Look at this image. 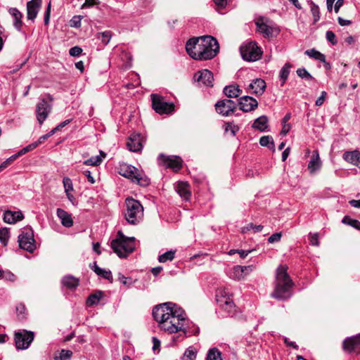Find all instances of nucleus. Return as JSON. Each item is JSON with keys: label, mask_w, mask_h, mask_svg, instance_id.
Instances as JSON below:
<instances>
[{"label": "nucleus", "mask_w": 360, "mask_h": 360, "mask_svg": "<svg viewBox=\"0 0 360 360\" xmlns=\"http://www.w3.org/2000/svg\"><path fill=\"white\" fill-rule=\"evenodd\" d=\"M153 316L159 323L160 329L169 333H181L186 335V314L176 304L165 302L155 307L153 309Z\"/></svg>", "instance_id": "nucleus-1"}, {"label": "nucleus", "mask_w": 360, "mask_h": 360, "mask_svg": "<svg viewBox=\"0 0 360 360\" xmlns=\"http://www.w3.org/2000/svg\"><path fill=\"white\" fill-rule=\"evenodd\" d=\"M186 49L188 54L194 60H207L217 56L219 46L214 37L205 35L188 39Z\"/></svg>", "instance_id": "nucleus-2"}, {"label": "nucleus", "mask_w": 360, "mask_h": 360, "mask_svg": "<svg viewBox=\"0 0 360 360\" xmlns=\"http://www.w3.org/2000/svg\"><path fill=\"white\" fill-rule=\"evenodd\" d=\"M288 266L280 265L276 270V287L271 296L277 300H283L291 296L290 289L293 285L292 281L287 273Z\"/></svg>", "instance_id": "nucleus-3"}, {"label": "nucleus", "mask_w": 360, "mask_h": 360, "mask_svg": "<svg viewBox=\"0 0 360 360\" xmlns=\"http://www.w3.org/2000/svg\"><path fill=\"white\" fill-rule=\"evenodd\" d=\"M119 238L111 242V248L120 257H127L135 249V238H127L121 231L118 232Z\"/></svg>", "instance_id": "nucleus-4"}, {"label": "nucleus", "mask_w": 360, "mask_h": 360, "mask_svg": "<svg viewBox=\"0 0 360 360\" xmlns=\"http://www.w3.org/2000/svg\"><path fill=\"white\" fill-rule=\"evenodd\" d=\"M126 210L124 217L131 224H139L143 216V207L141 204L134 198H128L125 200Z\"/></svg>", "instance_id": "nucleus-5"}, {"label": "nucleus", "mask_w": 360, "mask_h": 360, "mask_svg": "<svg viewBox=\"0 0 360 360\" xmlns=\"http://www.w3.org/2000/svg\"><path fill=\"white\" fill-rule=\"evenodd\" d=\"M119 173L120 175L130 179L131 181L141 186H147L150 183V179L148 176L139 172L137 168L130 165H122L120 167Z\"/></svg>", "instance_id": "nucleus-6"}, {"label": "nucleus", "mask_w": 360, "mask_h": 360, "mask_svg": "<svg viewBox=\"0 0 360 360\" xmlns=\"http://www.w3.org/2000/svg\"><path fill=\"white\" fill-rule=\"evenodd\" d=\"M19 247L29 252H33L36 249L34 232L31 227L22 229L18 236Z\"/></svg>", "instance_id": "nucleus-7"}, {"label": "nucleus", "mask_w": 360, "mask_h": 360, "mask_svg": "<svg viewBox=\"0 0 360 360\" xmlns=\"http://www.w3.org/2000/svg\"><path fill=\"white\" fill-rule=\"evenodd\" d=\"M240 51L242 58L247 61H256L260 58L262 53L255 41L243 44L240 47Z\"/></svg>", "instance_id": "nucleus-8"}, {"label": "nucleus", "mask_w": 360, "mask_h": 360, "mask_svg": "<svg viewBox=\"0 0 360 360\" xmlns=\"http://www.w3.org/2000/svg\"><path fill=\"white\" fill-rule=\"evenodd\" d=\"M34 333L26 330L16 331L14 335L15 344L17 349H27L34 340Z\"/></svg>", "instance_id": "nucleus-9"}, {"label": "nucleus", "mask_w": 360, "mask_h": 360, "mask_svg": "<svg viewBox=\"0 0 360 360\" xmlns=\"http://www.w3.org/2000/svg\"><path fill=\"white\" fill-rule=\"evenodd\" d=\"M152 107L158 114H169L174 110V104L165 102L162 97L157 94L151 95Z\"/></svg>", "instance_id": "nucleus-10"}, {"label": "nucleus", "mask_w": 360, "mask_h": 360, "mask_svg": "<svg viewBox=\"0 0 360 360\" xmlns=\"http://www.w3.org/2000/svg\"><path fill=\"white\" fill-rule=\"evenodd\" d=\"M215 110L219 115L228 117L232 115L237 108L236 102L231 99H223L215 104Z\"/></svg>", "instance_id": "nucleus-11"}, {"label": "nucleus", "mask_w": 360, "mask_h": 360, "mask_svg": "<svg viewBox=\"0 0 360 360\" xmlns=\"http://www.w3.org/2000/svg\"><path fill=\"white\" fill-rule=\"evenodd\" d=\"M51 110L52 105L51 103H49L44 98H39V101L36 106V115L37 120L40 124H42L46 120Z\"/></svg>", "instance_id": "nucleus-12"}, {"label": "nucleus", "mask_w": 360, "mask_h": 360, "mask_svg": "<svg viewBox=\"0 0 360 360\" xmlns=\"http://www.w3.org/2000/svg\"><path fill=\"white\" fill-rule=\"evenodd\" d=\"M257 29L264 37H271L276 29L272 21L264 17H259L256 21Z\"/></svg>", "instance_id": "nucleus-13"}, {"label": "nucleus", "mask_w": 360, "mask_h": 360, "mask_svg": "<svg viewBox=\"0 0 360 360\" xmlns=\"http://www.w3.org/2000/svg\"><path fill=\"white\" fill-rule=\"evenodd\" d=\"M195 81L199 84H202L205 86H212L214 77L211 71L205 69L197 72L193 77Z\"/></svg>", "instance_id": "nucleus-14"}, {"label": "nucleus", "mask_w": 360, "mask_h": 360, "mask_svg": "<svg viewBox=\"0 0 360 360\" xmlns=\"http://www.w3.org/2000/svg\"><path fill=\"white\" fill-rule=\"evenodd\" d=\"M238 105H239L240 110L248 112L255 110L258 106V103L254 98L249 96H244L239 98Z\"/></svg>", "instance_id": "nucleus-15"}, {"label": "nucleus", "mask_w": 360, "mask_h": 360, "mask_svg": "<svg viewBox=\"0 0 360 360\" xmlns=\"http://www.w3.org/2000/svg\"><path fill=\"white\" fill-rule=\"evenodd\" d=\"M343 349L349 353L360 352V334L345 339L343 342Z\"/></svg>", "instance_id": "nucleus-16"}, {"label": "nucleus", "mask_w": 360, "mask_h": 360, "mask_svg": "<svg viewBox=\"0 0 360 360\" xmlns=\"http://www.w3.org/2000/svg\"><path fill=\"white\" fill-rule=\"evenodd\" d=\"M143 137L140 134H132L129 136L127 146L130 151L139 152L143 148Z\"/></svg>", "instance_id": "nucleus-17"}, {"label": "nucleus", "mask_w": 360, "mask_h": 360, "mask_svg": "<svg viewBox=\"0 0 360 360\" xmlns=\"http://www.w3.org/2000/svg\"><path fill=\"white\" fill-rule=\"evenodd\" d=\"M159 159L162 160L164 165L174 171H179L182 167V161L177 156H165L162 154L159 155Z\"/></svg>", "instance_id": "nucleus-18"}, {"label": "nucleus", "mask_w": 360, "mask_h": 360, "mask_svg": "<svg viewBox=\"0 0 360 360\" xmlns=\"http://www.w3.org/2000/svg\"><path fill=\"white\" fill-rule=\"evenodd\" d=\"M322 167V162L317 150L312 152L310 160L308 164V169L311 174H315Z\"/></svg>", "instance_id": "nucleus-19"}, {"label": "nucleus", "mask_w": 360, "mask_h": 360, "mask_svg": "<svg viewBox=\"0 0 360 360\" xmlns=\"http://www.w3.org/2000/svg\"><path fill=\"white\" fill-rule=\"evenodd\" d=\"M41 6V0H31L27 3V18L34 20Z\"/></svg>", "instance_id": "nucleus-20"}, {"label": "nucleus", "mask_w": 360, "mask_h": 360, "mask_svg": "<svg viewBox=\"0 0 360 360\" xmlns=\"http://www.w3.org/2000/svg\"><path fill=\"white\" fill-rule=\"evenodd\" d=\"M23 218L24 216L20 211L6 210L4 213L3 220L5 223L12 224L21 221Z\"/></svg>", "instance_id": "nucleus-21"}, {"label": "nucleus", "mask_w": 360, "mask_h": 360, "mask_svg": "<svg viewBox=\"0 0 360 360\" xmlns=\"http://www.w3.org/2000/svg\"><path fill=\"white\" fill-rule=\"evenodd\" d=\"M176 193L185 200H188L191 195L190 186L186 182L180 181L175 186Z\"/></svg>", "instance_id": "nucleus-22"}, {"label": "nucleus", "mask_w": 360, "mask_h": 360, "mask_svg": "<svg viewBox=\"0 0 360 360\" xmlns=\"http://www.w3.org/2000/svg\"><path fill=\"white\" fill-rule=\"evenodd\" d=\"M249 89L252 90V94L262 95L266 89V82L262 79H255L250 84Z\"/></svg>", "instance_id": "nucleus-23"}, {"label": "nucleus", "mask_w": 360, "mask_h": 360, "mask_svg": "<svg viewBox=\"0 0 360 360\" xmlns=\"http://www.w3.org/2000/svg\"><path fill=\"white\" fill-rule=\"evenodd\" d=\"M10 15L13 18V26L18 31H22L23 22L22 21V14L16 8H11L8 11Z\"/></svg>", "instance_id": "nucleus-24"}, {"label": "nucleus", "mask_w": 360, "mask_h": 360, "mask_svg": "<svg viewBox=\"0 0 360 360\" xmlns=\"http://www.w3.org/2000/svg\"><path fill=\"white\" fill-rule=\"evenodd\" d=\"M345 161L360 168V152L358 150L347 151L343 154Z\"/></svg>", "instance_id": "nucleus-25"}, {"label": "nucleus", "mask_w": 360, "mask_h": 360, "mask_svg": "<svg viewBox=\"0 0 360 360\" xmlns=\"http://www.w3.org/2000/svg\"><path fill=\"white\" fill-rule=\"evenodd\" d=\"M56 213L58 218L61 220V224L64 226L69 228L73 225V221L71 215L66 211L61 208H58Z\"/></svg>", "instance_id": "nucleus-26"}, {"label": "nucleus", "mask_w": 360, "mask_h": 360, "mask_svg": "<svg viewBox=\"0 0 360 360\" xmlns=\"http://www.w3.org/2000/svg\"><path fill=\"white\" fill-rule=\"evenodd\" d=\"M61 283L67 288L75 289L78 286L79 280L71 275H67L62 278Z\"/></svg>", "instance_id": "nucleus-27"}, {"label": "nucleus", "mask_w": 360, "mask_h": 360, "mask_svg": "<svg viewBox=\"0 0 360 360\" xmlns=\"http://www.w3.org/2000/svg\"><path fill=\"white\" fill-rule=\"evenodd\" d=\"M252 127L257 129L260 131H264L268 128V118L266 115H262L257 118L253 124Z\"/></svg>", "instance_id": "nucleus-28"}, {"label": "nucleus", "mask_w": 360, "mask_h": 360, "mask_svg": "<svg viewBox=\"0 0 360 360\" xmlns=\"http://www.w3.org/2000/svg\"><path fill=\"white\" fill-rule=\"evenodd\" d=\"M224 93L228 98H237L242 94L238 86L229 85L224 89Z\"/></svg>", "instance_id": "nucleus-29"}, {"label": "nucleus", "mask_w": 360, "mask_h": 360, "mask_svg": "<svg viewBox=\"0 0 360 360\" xmlns=\"http://www.w3.org/2000/svg\"><path fill=\"white\" fill-rule=\"evenodd\" d=\"M94 271L99 276L110 281H112V273L110 270H105L104 269H101L99 267L96 262L94 263V267H92Z\"/></svg>", "instance_id": "nucleus-30"}, {"label": "nucleus", "mask_w": 360, "mask_h": 360, "mask_svg": "<svg viewBox=\"0 0 360 360\" xmlns=\"http://www.w3.org/2000/svg\"><path fill=\"white\" fill-rule=\"evenodd\" d=\"M216 301L218 304L231 299V295L226 288H219L216 292Z\"/></svg>", "instance_id": "nucleus-31"}, {"label": "nucleus", "mask_w": 360, "mask_h": 360, "mask_svg": "<svg viewBox=\"0 0 360 360\" xmlns=\"http://www.w3.org/2000/svg\"><path fill=\"white\" fill-rule=\"evenodd\" d=\"M292 68V65L290 63H286L284 66L281 68L279 72V79L281 81V85L283 86L289 76V74L290 72V69Z\"/></svg>", "instance_id": "nucleus-32"}, {"label": "nucleus", "mask_w": 360, "mask_h": 360, "mask_svg": "<svg viewBox=\"0 0 360 360\" xmlns=\"http://www.w3.org/2000/svg\"><path fill=\"white\" fill-rule=\"evenodd\" d=\"M219 306L222 309L226 311L227 312L228 315H229V316H233L235 313L236 305L234 304L231 298L226 301H224L223 303H220V304H219Z\"/></svg>", "instance_id": "nucleus-33"}, {"label": "nucleus", "mask_w": 360, "mask_h": 360, "mask_svg": "<svg viewBox=\"0 0 360 360\" xmlns=\"http://www.w3.org/2000/svg\"><path fill=\"white\" fill-rule=\"evenodd\" d=\"M304 53L307 56H309L310 58H314V59L319 60L322 63H326L325 55H323V53L316 51L314 49H308L304 52Z\"/></svg>", "instance_id": "nucleus-34"}, {"label": "nucleus", "mask_w": 360, "mask_h": 360, "mask_svg": "<svg viewBox=\"0 0 360 360\" xmlns=\"http://www.w3.org/2000/svg\"><path fill=\"white\" fill-rule=\"evenodd\" d=\"M102 297V292L98 291L96 293L91 294L86 300V304L88 307L94 306L98 304Z\"/></svg>", "instance_id": "nucleus-35"}, {"label": "nucleus", "mask_w": 360, "mask_h": 360, "mask_svg": "<svg viewBox=\"0 0 360 360\" xmlns=\"http://www.w3.org/2000/svg\"><path fill=\"white\" fill-rule=\"evenodd\" d=\"M259 143L262 146L267 147L268 148L274 150V142L272 136H264L259 139Z\"/></svg>", "instance_id": "nucleus-36"}, {"label": "nucleus", "mask_w": 360, "mask_h": 360, "mask_svg": "<svg viewBox=\"0 0 360 360\" xmlns=\"http://www.w3.org/2000/svg\"><path fill=\"white\" fill-rule=\"evenodd\" d=\"M206 360H223L221 352L215 347L210 349L207 354Z\"/></svg>", "instance_id": "nucleus-37"}, {"label": "nucleus", "mask_w": 360, "mask_h": 360, "mask_svg": "<svg viewBox=\"0 0 360 360\" xmlns=\"http://www.w3.org/2000/svg\"><path fill=\"white\" fill-rule=\"evenodd\" d=\"M345 224L351 226L352 227L360 231V221L357 219L351 218L349 216H345L342 220Z\"/></svg>", "instance_id": "nucleus-38"}, {"label": "nucleus", "mask_w": 360, "mask_h": 360, "mask_svg": "<svg viewBox=\"0 0 360 360\" xmlns=\"http://www.w3.org/2000/svg\"><path fill=\"white\" fill-rule=\"evenodd\" d=\"M245 274H243L242 266H236L233 267L231 277L233 279L240 280L244 278Z\"/></svg>", "instance_id": "nucleus-39"}, {"label": "nucleus", "mask_w": 360, "mask_h": 360, "mask_svg": "<svg viewBox=\"0 0 360 360\" xmlns=\"http://www.w3.org/2000/svg\"><path fill=\"white\" fill-rule=\"evenodd\" d=\"M175 251L169 250L165 252L164 254L160 255L158 257V261L161 263H165L167 261H172L174 258Z\"/></svg>", "instance_id": "nucleus-40"}, {"label": "nucleus", "mask_w": 360, "mask_h": 360, "mask_svg": "<svg viewBox=\"0 0 360 360\" xmlns=\"http://www.w3.org/2000/svg\"><path fill=\"white\" fill-rule=\"evenodd\" d=\"M9 236V229L8 228H0V241L3 245L6 246L7 245Z\"/></svg>", "instance_id": "nucleus-41"}, {"label": "nucleus", "mask_w": 360, "mask_h": 360, "mask_svg": "<svg viewBox=\"0 0 360 360\" xmlns=\"http://www.w3.org/2000/svg\"><path fill=\"white\" fill-rule=\"evenodd\" d=\"M15 276L11 271L8 270H1L0 279H4L5 281L13 282L15 281Z\"/></svg>", "instance_id": "nucleus-42"}, {"label": "nucleus", "mask_w": 360, "mask_h": 360, "mask_svg": "<svg viewBox=\"0 0 360 360\" xmlns=\"http://www.w3.org/2000/svg\"><path fill=\"white\" fill-rule=\"evenodd\" d=\"M263 226L262 225H254L253 224H249L246 226L242 228V233H245L250 230H252L254 233H258L262 231Z\"/></svg>", "instance_id": "nucleus-43"}, {"label": "nucleus", "mask_w": 360, "mask_h": 360, "mask_svg": "<svg viewBox=\"0 0 360 360\" xmlns=\"http://www.w3.org/2000/svg\"><path fill=\"white\" fill-rule=\"evenodd\" d=\"M296 72L297 75L302 79H305L307 80H313L314 79L304 68H298Z\"/></svg>", "instance_id": "nucleus-44"}, {"label": "nucleus", "mask_w": 360, "mask_h": 360, "mask_svg": "<svg viewBox=\"0 0 360 360\" xmlns=\"http://www.w3.org/2000/svg\"><path fill=\"white\" fill-rule=\"evenodd\" d=\"M72 352L70 350L62 349L59 356H56V360H70Z\"/></svg>", "instance_id": "nucleus-45"}, {"label": "nucleus", "mask_w": 360, "mask_h": 360, "mask_svg": "<svg viewBox=\"0 0 360 360\" xmlns=\"http://www.w3.org/2000/svg\"><path fill=\"white\" fill-rule=\"evenodd\" d=\"M311 12L314 18V22L316 23L320 19L319 8L318 5L314 3H311Z\"/></svg>", "instance_id": "nucleus-46"}, {"label": "nucleus", "mask_w": 360, "mask_h": 360, "mask_svg": "<svg viewBox=\"0 0 360 360\" xmlns=\"http://www.w3.org/2000/svg\"><path fill=\"white\" fill-rule=\"evenodd\" d=\"M101 162L102 159L98 155H96L85 160L84 164L86 165L98 166L101 163Z\"/></svg>", "instance_id": "nucleus-47"}, {"label": "nucleus", "mask_w": 360, "mask_h": 360, "mask_svg": "<svg viewBox=\"0 0 360 360\" xmlns=\"http://www.w3.org/2000/svg\"><path fill=\"white\" fill-rule=\"evenodd\" d=\"M195 357L196 352L190 347L185 351L183 360H195Z\"/></svg>", "instance_id": "nucleus-48"}, {"label": "nucleus", "mask_w": 360, "mask_h": 360, "mask_svg": "<svg viewBox=\"0 0 360 360\" xmlns=\"http://www.w3.org/2000/svg\"><path fill=\"white\" fill-rule=\"evenodd\" d=\"M63 184L65 189V193L71 192L73 191L72 181L69 177H64Z\"/></svg>", "instance_id": "nucleus-49"}, {"label": "nucleus", "mask_w": 360, "mask_h": 360, "mask_svg": "<svg viewBox=\"0 0 360 360\" xmlns=\"http://www.w3.org/2000/svg\"><path fill=\"white\" fill-rule=\"evenodd\" d=\"M101 35V37H99V38L101 39V41L103 44H104L105 45H107L110 39H111V37H112V33L110 31H105L101 34H99Z\"/></svg>", "instance_id": "nucleus-50"}, {"label": "nucleus", "mask_w": 360, "mask_h": 360, "mask_svg": "<svg viewBox=\"0 0 360 360\" xmlns=\"http://www.w3.org/2000/svg\"><path fill=\"white\" fill-rule=\"evenodd\" d=\"M326 39L330 42L333 45H335L338 43V40L336 39V36L335 33L330 30L326 32Z\"/></svg>", "instance_id": "nucleus-51"}, {"label": "nucleus", "mask_w": 360, "mask_h": 360, "mask_svg": "<svg viewBox=\"0 0 360 360\" xmlns=\"http://www.w3.org/2000/svg\"><path fill=\"white\" fill-rule=\"evenodd\" d=\"M118 280L124 285L129 287L132 284L131 279L130 278L125 277L122 274H118Z\"/></svg>", "instance_id": "nucleus-52"}, {"label": "nucleus", "mask_w": 360, "mask_h": 360, "mask_svg": "<svg viewBox=\"0 0 360 360\" xmlns=\"http://www.w3.org/2000/svg\"><path fill=\"white\" fill-rule=\"evenodd\" d=\"M239 127L236 125H233L231 123H226L225 127V131L231 132L233 136H235L236 132L238 131Z\"/></svg>", "instance_id": "nucleus-53"}, {"label": "nucleus", "mask_w": 360, "mask_h": 360, "mask_svg": "<svg viewBox=\"0 0 360 360\" xmlns=\"http://www.w3.org/2000/svg\"><path fill=\"white\" fill-rule=\"evenodd\" d=\"M82 18L80 15H75L70 20V26L73 27H79L81 26Z\"/></svg>", "instance_id": "nucleus-54"}, {"label": "nucleus", "mask_w": 360, "mask_h": 360, "mask_svg": "<svg viewBox=\"0 0 360 360\" xmlns=\"http://www.w3.org/2000/svg\"><path fill=\"white\" fill-rule=\"evenodd\" d=\"M82 52V48L79 46H74L69 50V54L71 56H79Z\"/></svg>", "instance_id": "nucleus-55"}, {"label": "nucleus", "mask_w": 360, "mask_h": 360, "mask_svg": "<svg viewBox=\"0 0 360 360\" xmlns=\"http://www.w3.org/2000/svg\"><path fill=\"white\" fill-rule=\"evenodd\" d=\"M281 236H282L281 233H274L268 238V242L270 243L278 242V241H280Z\"/></svg>", "instance_id": "nucleus-56"}, {"label": "nucleus", "mask_w": 360, "mask_h": 360, "mask_svg": "<svg viewBox=\"0 0 360 360\" xmlns=\"http://www.w3.org/2000/svg\"><path fill=\"white\" fill-rule=\"evenodd\" d=\"M310 244L314 246H319V235L318 233H314L310 236Z\"/></svg>", "instance_id": "nucleus-57"}, {"label": "nucleus", "mask_w": 360, "mask_h": 360, "mask_svg": "<svg viewBox=\"0 0 360 360\" xmlns=\"http://www.w3.org/2000/svg\"><path fill=\"white\" fill-rule=\"evenodd\" d=\"M326 95H327L326 92L325 91H323L321 92V96L316 99V101L315 102V105L316 106H321L323 103V102L326 99Z\"/></svg>", "instance_id": "nucleus-58"}, {"label": "nucleus", "mask_w": 360, "mask_h": 360, "mask_svg": "<svg viewBox=\"0 0 360 360\" xmlns=\"http://www.w3.org/2000/svg\"><path fill=\"white\" fill-rule=\"evenodd\" d=\"M228 1L229 0H214L217 9L224 8L227 5Z\"/></svg>", "instance_id": "nucleus-59"}, {"label": "nucleus", "mask_w": 360, "mask_h": 360, "mask_svg": "<svg viewBox=\"0 0 360 360\" xmlns=\"http://www.w3.org/2000/svg\"><path fill=\"white\" fill-rule=\"evenodd\" d=\"M50 15H51V2H49L48 7L46 8V11L44 13V21L45 25H48L50 20Z\"/></svg>", "instance_id": "nucleus-60"}, {"label": "nucleus", "mask_w": 360, "mask_h": 360, "mask_svg": "<svg viewBox=\"0 0 360 360\" xmlns=\"http://www.w3.org/2000/svg\"><path fill=\"white\" fill-rule=\"evenodd\" d=\"M39 146V143H32L29 145H27V146L24 147V150L26 151V153H28L32 150H34V148H36L37 146Z\"/></svg>", "instance_id": "nucleus-61"}, {"label": "nucleus", "mask_w": 360, "mask_h": 360, "mask_svg": "<svg viewBox=\"0 0 360 360\" xmlns=\"http://www.w3.org/2000/svg\"><path fill=\"white\" fill-rule=\"evenodd\" d=\"M243 274L247 276L248 274H250L252 270L255 269V266L253 265H249V266H242Z\"/></svg>", "instance_id": "nucleus-62"}, {"label": "nucleus", "mask_w": 360, "mask_h": 360, "mask_svg": "<svg viewBox=\"0 0 360 360\" xmlns=\"http://www.w3.org/2000/svg\"><path fill=\"white\" fill-rule=\"evenodd\" d=\"M344 4V0H337L335 6H334V10L336 13H338L340 11V8Z\"/></svg>", "instance_id": "nucleus-63"}, {"label": "nucleus", "mask_w": 360, "mask_h": 360, "mask_svg": "<svg viewBox=\"0 0 360 360\" xmlns=\"http://www.w3.org/2000/svg\"><path fill=\"white\" fill-rule=\"evenodd\" d=\"M338 23L341 25V26H345V25H349L352 23V22L349 20H345L343 19L341 17H338Z\"/></svg>", "instance_id": "nucleus-64"}]
</instances>
